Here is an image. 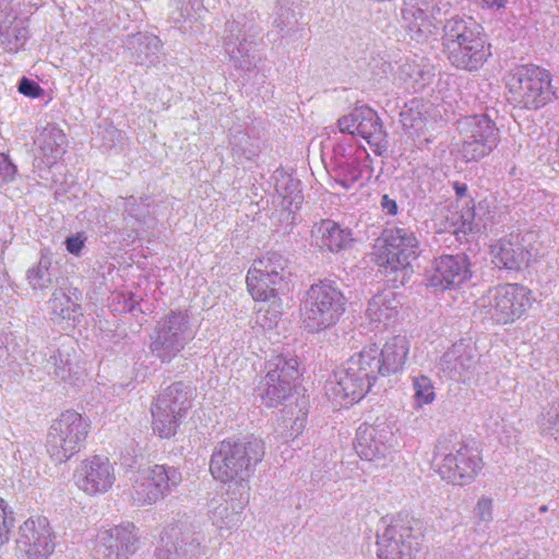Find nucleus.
I'll list each match as a JSON object with an SVG mask.
<instances>
[{"instance_id":"obj_1","label":"nucleus","mask_w":559,"mask_h":559,"mask_svg":"<svg viewBox=\"0 0 559 559\" xmlns=\"http://www.w3.org/2000/svg\"><path fill=\"white\" fill-rule=\"evenodd\" d=\"M263 456L261 440H223L213 450L210 472L216 480L235 486L239 491H249L248 484Z\"/></svg>"},{"instance_id":"obj_2","label":"nucleus","mask_w":559,"mask_h":559,"mask_svg":"<svg viewBox=\"0 0 559 559\" xmlns=\"http://www.w3.org/2000/svg\"><path fill=\"white\" fill-rule=\"evenodd\" d=\"M347 299L336 283L320 281L312 284L301 300V326L309 333H319L334 326L346 310Z\"/></svg>"},{"instance_id":"obj_3","label":"nucleus","mask_w":559,"mask_h":559,"mask_svg":"<svg viewBox=\"0 0 559 559\" xmlns=\"http://www.w3.org/2000/svg\"><path fill=\"white\" fill-rule=\"evenodd\" d=\"M376 353L372 350L354 354L334 372L333 380L326 390L334 400L354 403L360 401L370 390L378 376L372 368L376 366Z\"/></svg>"},{"instance_id":"obj_4","label":"nucleus","mask_w":559,"mask_h":559,"mask_svg":"<svg viewBox=\"0 0 559 559\" xmlns=\"http://www.w3.org/2000/svg\"><path fill=\"white\" fill-rule=\"evenodd\" d=\"M509 100L515 106L537 110L555 96L550 73L534 64L519 66L507 76Z\"/></svg>"},{"instance_id":"obj_5","label":"nucleus","mask_w":559,"mask_h":559,"mask_svg":"<svg viewBox=\"0 0 559 559\" xmlns=\"http://www.w3.org/2000/svg\"><path fill=\"white\" fill-rule=\"evenodd\" d=\"M432 466L440 477L453 485L472 483L483 468L478 451L464 442L449 445L448 439H439L432 459Z\"/></svg>"},{"instance_id":"obj_6","label":"nucleus","mask_w":559,"mask_h":559,"mask_svg":"<svg viewBox=\"0 0 559 559\" xmlns=\"http://www.w3.org/2000/svg\"><path fill=\"white\" fill-rule=\"evenodd\" d=\"M531 305V290L521 284H504L490 288L475 302L480 314L498 324L513 323Z\"/></svg>"},{"instance_id":"obj_7","label":"nucleus","mask_w":559,"mask_h":559,"mask_svg":"<svg viewBox=\"0 0 559 559\" xmlns=\"http://www.w3.org/2000/svg\"><path fill=\"white\" fill-rule=\"evenodd\" d=\"M195 331L187 313L171 311L160 318L150 335L148 349L160 362L169 364L194 338Z\"/></svg>"},{"instance_id":"obj_8","label":"nucleus","mask_w":559,"mask_h":559,"mask_svg":"<svg viewBox=\"0 0 559 559\" xmlns=\"http://www.w3.org/2000/svg\"><path fill=\"white\" fill-rule=\"evenodd\" d=\"M90 424L73 411L63 412L49 428L46 441L47 453L55 463H63L80 452L88 435Z\"/></svg>"},{"instance_id":"obj_9","label":"nucleus","mask_w":559,"mask_h":559,"mask_svg":"<svg viewBox=\"0 0 559 559\" xmlns=\"http://www.w3.org/2000/svg\"><path fill=\"white\" fill-rule=\"evenodd\" d=\"M225 33L223 49L233 67L245 73L257 70L262 58L258 52L257 33L252 24L239 16L226 22Z\"/></svg>"},{"instance_id":"obj_10","label":"nucleus","mask_w":559,"mask_h":559,"mask_svg":"<svg viewBox=\"0 0 559 559\" xmlns=\"http://www.w3.org/2000/svg\"><path fill=\"white\" fill-rule=\"evenodd\" d=\"M182 480L175 466L156 464L138 471L133 478L130 498L139 507L152 506L175 490Z\"/></svg>"},{"instance_id":"obj_11","label":"nucleus","mask_w":559,"mask_h":559,"mask_svg":"<svg viewBox=\"0 0 559 559\" xmlns=\"http://www.w3.org/2000/svg\"><path fill=\"white\" fill-rule=\"evenodd\" d=\"M190 407L189 393L183 383L170 384L151 406L153 431L160 438L175 436Z\"/></svg>"},{"instance_id":"obj_12","label":"nucleus","mask_w":559,"mask_h":559,"mask_svg":"<svg viewBox=\"0 0 559 559\" xmlns=\"http://www.w3.org/2000/svg\"><path fill=\"white\" fill-rule=\"evenodd\" d=\"M265 369L257 392L265 406L275 407L289 395L293 382L299 377V361L294 355L280 354L267 360Z\"/></svg>"},{"instance_id":"obj_13","label":"nucleus","mask_w":559,"mask_h":559,"mask_svg":"<svg viewBox=\"0 0 559 559\" xmlns=\"http://www.w3.org/2000/svg\"><path fill=\"white\" fill-rule=\"evenodd\" d=\"M383 249L379 257L380 265L386 273L401 272V284L409 274V265L418 255V239L414 231L405 227L386 228L382 233Z\"/></svg>"},{"instance_id":"obj_14","label":"nucleus","mask_w":559,"mask_h":559,"mask_svg":"<svg viewBox=\"0 0 559 559\" xmlns=\"http://www.w3.org/2000/svg\"><path fill=\"white\" fill-rule=\"evenodd\" d=\"M462 132L460 154L466 163L477 162L489 155L499 142V130L487 115L467 117Z\"/></svg>"},{"instance_id":"obj_15","label":"nucleus","mask_w":559,"mask_h":559,"mask_svg":"<svg viewBox=\"0 0 559 559\" xmlns=\"http://www.w3.org/2000/svg\"><path fill=\"white\" fill-rule=\"evenodd\" d=\"M340 131L358 134L367 141L373 153L381 156L388 150V134L377 111L370 107L355 108L337 121Z\"/></svg>"},{"instance_id":"obj_16","label":"nucleus","mask_w":559,"mask_h":559,"mask_svg":"<svg viewBox=\"0 0 559 559\" xmlns=\"http://www.w3.org/2000/svg\"><path fill=\"white\" fill-rule=\"evenodd\" d=\"M377 536V555L380 559H415L418 542L411 526L400 520L386 523Z\"/></svg>"},{"instance_id":"obj_17","label":"nucleus","mask_w":559,"mask_h":559,"mask_svg":"<svg viewBox=\"0 0 559 559\" xmlns=\"http://www.w3.org/2000/svg\"><path fill=\"white\" fill-rule=\"evenodd\" d=\"M55 546V534L46 518H31L20 526L16 549L23 559H48Z\"/></svg>"},{"instance_id":"obj_18","label":"nucleus","mask_w":559,"mask_h":559,"mask_svg":"<svg viewBox=\"0 0 559 559\" xmlns=\"http://www.w3.org/2000/svg\"><path fill=\"white\" fill-rule=\"evenodd\" d=\"M139 537L131 523L100 531L92 549L93 559H128L136 551Z\"/></svg>"},{"instance_id":"obj_19","label":"nucleus","mask_w":559,"mask_h":559,"mask_svg":"<svg viewBox=\"0 0 559 559\" xmlns=\"http://www.w3.org/2000/svg\"><path fill=\"white\" fill-rule=\"evenodd\" d=\"M393 427L385 420H377L373 425L359 426L356 433L355 450L366 461L385 459L394 447Z\"/></svg>"},{"instance_id":"obj_20","label":"nucleus","mask_w":559,"mask_h":559,"mask_svg":"<svg viewBox=\"0 0 559 559\" xmlns=\"http://www.w3.org/2000/svg\"><path fill=\"white\" fill-rule=\"evenodd\" d=\"M75 485L90 496L107 492L116 481V474L109 459L93 455L81 462L74 472Z\"/></svg>"},{"instance_id":"obj_21","label":"nucleus","mask_w":559,"mask_h":559,"mask_svg":"<svg viewBox=\"0 0 559 559\" xmlns=\"http://www.w3.org/2000/svg\"><path fill=\"white\" fill-rule=\"evenodd\" d=\"M213 498L209 504V519L222 536L230 534L242 523V511L249 502V491L237 490V497Z\"/></svg>"},{"instance_id":"obj_22","label":"nucleus","mask_w":559,"mask_h":559,"mask_svg":"<svg viewBox=\"0 0 559 559\" xmlns=\"http://www.w3.org/2000/svg\"><path fill=\"white\" fill-rule=\"evenodd\" d=\"M479 354L464 342L454 343L441 357L439 368L450 379L466 382L475 373Z\"/></svg>"},{"instance_id":"obj_23","label":"nucleus","mask_w":559,"mask_h":559,"mask_svg":"<svg viewBox=\"0 0 559 559\" xmlns=\"http://www.w3.org/2000/svg\"><path fill=\"white\" fill-rule=\"evenodd\" d=\"M471 277L469 261L465 254H447L433 261L428 285L438 289L459 287Z\"/></svg>"},{"instance_id":"obj_24","label":"nucleus","mask_w":559,"mask_h":559,"mask_svg":"<svg viewBox=\"0 0 559 559\" xmlns=\"http://www.w3.org/2000/svg\"><path fill=\"white\" fill-rule=\"evenodd\" d=\"M361 350L376 353V366L372 370L377 376H389L404 368L409 353V342L404 335H395L385 342L381 350L376 344L365 346Z\"/></svg>"},{"instance_id":"obj_25","label":"nucleus","mask_w":559,"mask_h":559,"mask_svg":"<svg viewBox=\"0 0 559 559\" xmlns=\"http://www.w3.org/2000/svg\"><path fill=\"white\" fill-rule=\"evenodd\" d=\"M532 234H510L491 246L492 262L500 269L520 270L526 265L531 251L525 246Z\"/></svg>"},{"instance_id":"obj_26","label":"nucleus","mask_w":559,"mask_h":559,"mask_svg":"<svg viewBox=\"0 0 559 559\" xmlns=\"http://www.w3.org/2000/svg\"><path fill=\"white\" fill-rule=\"evenodd\" d=\"M373 173L371 158L365 147H357L347 162L333 166L332 176L336 183L349 190L356 185L361 186L364 179H369Z\"/></svg>"},{"instance_id":"obj_27","label":"nucleus","mask_w":559,"mask_h":559,"mask_svg":"<svg viewBox=\"0 0 559 559\" xmlns=\"http://www.w3.org/2000/svg\"><path fill=\"white\" fill-rule=\"evenodd\" d=\"M402 21L407 34L418 43L437 34L439 29V21L429 10L427 3L418 5L417 3L404 2Z\"/></svg>"},{"instance_id":"obj_28","label":"nucleus","mask_w":559,"mask_h":559,"mask_svg":"<svg viewBox=\"0 0 559 559\" xmlns=\"http://www.w3.org/2000/svg\"><path fill=\"white\" fill-rule=\"evenodd\" d=\"M210 538L202 532L181 533L173 549L158 551V559H209L212 555Z\"/></svg>"},{"instance_id":"obj_29","label":"nucleus","mask_w":559,"mask_h":559,"mask_svg":"<svg viewBox=\"0 0 559 559\" xmlns=\"http://www.w3.org/2000/svg\"><path fill=\"white\" fill-rule=\"evenodd\" d=\"M483 36V27L472 17L454 16L443 26V47L448 59L452 56V48L473 43Z\"/></svg>"},{"instance_id":"obj_30","label":"nucleus","mask_w":559,"mask_h":559,"mask_svg":"<svg viewBox=\"0 0 559 559\" xmlns=\"http://www.w3.org/2000/svg\"><path fill=\"white\" fill-rule=\"evenodd\" d=\"M400 306L397 293L384 289L369 300L366 316L376 329H384L396 321Z\"/></svg>"},{"instance_id":"obj_31","label":"nucleus","mask_w":559,"mask_h":559,"mask_svg":"<svg viewBox=\"0 0 559 559\" xmlns=\"http://www.w3.org/2000/svg\"><path fill=\"white\" fill-rule=\"evenodd\" d=\"M34 143L43 163L52 165L64 154L67 136L56 123H47L37 130Z\"/></svg>"},{"instance_id":"obj_32","label":"nucleus","mask_w":559,"mask_h":559,"mask_svg":"<svg viewBox=\"0 0 559 559\" xmlns=\"http://www.w3.org/2000/svg\"><path fill=\"white\" fill-rule=\"evenodd\" d=\"M316 243L320 248H326L331 252H338L346 249L353 241L352 233L348 228H342L337 223L331 219L321 221L312 230Z\"/></svg>"},{"instance_id":"obj_33","label":"nucleus","mask_w":559,"mask_h":559,"mask_svg":"<svg viewBox=\"0 0 559 559\" xmlns=\"http://www.w3.org/2000/svg\"><path fill=\"white\" fill-rule=\"evenodd\" d=\"M169 19L182 33L193 31L205 8L203 0H170Z\"/></svg>"},{"instance_id":"obj_34","label":"nucleus","mask_w":559,"mask_h":559,"mask_svg":"<svg viewBox=\"0 0 559 559\" xmlns=\"http://www.w3.org/2000/svg\"><path fill=\"white\" fill-rule=\"evenodd\" d=\"M452 46V56L449 58L450 62L456 68L468 71L478 69L490 55L484 37L461 48Z\"/></svg>"},{"instance_id":"obj_35","label":"nucleus","mask_w":559,"mask_h":559,"mask_svg":"<svg viewBox=\"0 0 559 559\" xmlns=\"http://www.w3.org/2000/svg\"><path fill=\"white\" fill-rule=\"evenodd\" d=\"M430 107L428 102L420 98H413L405 103L400 112V121L411 136L424 134Z\"/></svg>"},{"instance_id":"obj_36","label":"nucleus","mask_w":559,"mask_h":559,"mask_svg":"<svg viewBox=\"0 0 559 559\" xmlns=\"http://www.w3.org/2000/svg\"><path fill=\"white\" fill-rule=\"evenodd\" d=\"M126 46L136 63H154L162 48V41L156 35L136 33L127 37Z\"/></svg>"},{"instance_id":"obj_37","label":"nucleus","mask_w":559,"mask_h":559,"mask_svg":"<svg viewBox=\"0 0 559 559\" xmlns=\"http://www.w3.org/2000/svg\"><path fill=\"white\" fill-rule=\"evenodd\" d=\"M28 38V31L24 21L19 17L7 16L0 23V46L10 52H15L24 46Z\"/></svg>"},{"instance_id":"obj_38","label":"nucleus","mask_w":559,"mask_h":559,"mask_svg":"<svg viewBox=\"0 0 559 559\" xmlns=\"http://www.w3.org/2000/svg\"><path fill=\"white\" fill-rule=\"evenodd\" d=\"M287 261L277 252H269L253 262V273H262L272 278L273 285H280L285 278Z\"/></svg>"},{"instance_id":"obj_39","label":"nucleus","mask_w":559,"mask_h":559,"mask_svg":"<svg viewBox=\"0 0 559 559\" xmlns=\"http://www.w3.org/2000/svg\"><path fill=\"white\" fill-rule=\"evenodd\" d=\"M299 186V180L292 177H283L276 182V192L282 198L281 206L288 214L296 213L302 203L304 197Z\"/></svg>"},{"instance_id":"obj_40","label":"nucleus","mask_w":559,"mask_h":559,"mask_svg":"<svg viewBox=\"0 0 559 559\" xmlns=\"http://www.w3.org/2000/svg\"><path fill=\"white\" fill-rule=\"evenodd\" d=\"M247 286L252 298L259 301H270L276 304L278 300L276 296V285L272 284V278L262 274L253 273V267H250L247 274Z\"/></svg>"},{"instance_id":"obj_41","label":"nucleus","mask_w":559,"mask_h":559,"mask_svg":"<svg viewBox=\"0 0 559 559\" xmlns=\"http://www.w3.org/2000/svg\"><path fill=\"white\" fill-rule=\"evenodd\" d=\"M52 260L48 252L41 251L39 261L27 270L26 280L33 289H46L52 284Z\"/></svg>"},{"instance_id":"obj_42","label":"nucleus","mask_w":559,"mask_h":559,"mask_svg":"<svg viewBox=\"0 0 559 559\" xmlns=\"http://www.w3.org/2000/svg\"><path fill=\"white\" fill-rule=\"evenodd\" d=\"M52 314L61 319H74L80 306L62 290H55L48 301Z\"/></svg>"},{"instance_id":"obj_43","label":"nucleus","mask_w":559,"mask_h":559,"mask_svg":"<svg viewBox=\"0 0 559 559\" xmlns=\"http://www.w3.org/2000/svg\"><path fill=\"white\" fill-rule=\"evenodd\" d=\"M414 390V401L417 406L431 404L435 401V386L430 378L427 376H416L412 378Z\"/></svg>"},{"instance_id":"obj_44","label":"nucleus","mask_w":559,"mask_h":559,"mask_svg":"<svg viewBox=\"0 0 559 559\" xmlns=\"http://www.w3.org/2000/svg\"><path fill=\"white\" fill-rule=\"evenodd\" d=\"M280 306L276 304L261 306L257 311L255 322L264 330L275 328L281 319Z\"/></svg>"},{"instance_id":"obj_45","label":"nucleus","mask_w":559,"mask_h":559,"mask_svg":"<svg viewBox=\"0 0 559 559\" xmlns=\"http://www.w3.org/2000/svg\"><path fill=\"white\" fill-rule=\"evenodd\" d=\"M477 523H489L493 519V501L490 497L481 496L473 511Z\"/></svg>"},{"instance_id":"obj_46","label":"nucleus","mask_w":559,"mask_h":559,"mask_svg":"<svg viewBox=\"0 0 559 559\" xmlns=\"http://www.w3.org/2000/svg\"><path fill=\"white\" fill-rule=\"evenodd\" d=\"M7 508L4 500L0 498V547L9 540V533L14 521Z\"/></svg>"},{"instance_id":"obj_47","label":"nucleus","mask_w":559,"mask_h":559,"mask_svg":"<svg viewBox=\"0 0 559 559\" xmlns=\"http://www.w3.org/2000/svg\"><path fill=\"white\" fill-rule=\"evenodd\" d=\"M357 147L347 144L343 141L337 142L333 146V155L331 157V165L337 166L338 163L342 164L343 162H347L348 158H350L354 155V151Z\"/></svg>"},{"instance_id":"obj_48","label":"nucleus","mask_w":559,"mask_h":559,"mask_svg":"<svg viewBox=\"0 0 559 559\" xmlns=\"http://www.w3.org/2000/svg\"><path fill=\"white\" fill-rule=\"evenodd\" d=\"M48 364L53 365V370H50L49 372L52 373L56 378L66 380L69 377L71 367L68 360H63L61 357L53 355L50 357Z\"/></svg>"},{"instance_id":"obj_49","label":"nucleus","mask_w":559,"mask_h":559,"mask_svg":"<svg viewBox=\"0 0 559 559\" xmlns=\"http://www.w3.org/2000/svg\"><path fill=\"white\" fill-rule=\"evenodd\" d=\"M19 92L25 96L36 98L43 94V88L35 81L22 78L19 83Z\"/></svg>"},{"instance_id":"obj_50","label":"nucleus","mask_w":559,"mask_h":559,"mask_svg":"<svg viewBox=\"0 0 559 559\" xmlns=\"http://www.w3.org/2000/svg\"><path fill=\"white\" fill-rule=\"evenodd\" d=\"M543 425L548 429H559V401L554 402L547 412L543 415Z\"/></svg>"},{"instance_id":"obj_51","label":"nucleus","mask_w":559,"mask_h":559,"mask_svg":"<svg viewBox=\"0 0 559 559\" xmlns=\"http://www.w3.org/2000/svg\"><path fill=\"white\" fill-rule=\"evenodd\" d=\"M124 211L131 216L139 219L143 215V209L146 206L144 203H138L134 197H130L123 200Z\"/></svg>"},{"instance_id":"obj_52","label":"nucleus","mask_w":559,"mask_h":559,"mask_svg":"<svg viewBox=\"0 0 559 559\" xmlns=\"http://www.w3.org/2000/svg\"><path fill=\"white\" fill-rule=\"evenodd\" d=\"M114 300H118V302H122V308L121 309H118L119 311H124V312H131L135 309V306L139 304V298L133 295V294H130L128 297L124 296L123 294H117V295H114Z\"/></svg>"},{"instance_id":"obj_53","label":"nucleus","mask_w":559,"mask_h":559,"mask_svg":"<svg viewBox=\"0 0 559 559\" xmlns=\"http://www.w3.org/2000/svg\"><path fill=\"white\" fill-rule=\"evenodd\" d=\"M84 242L85 238L80 234L70 236L66 239V248L70 253L79 255L84 247Z\"/></svg>"},{"instance_id":"obj_54","label":"nucleus","mask_w":559,"mask_h":559,"mask_svg":"<svg viewBox=\"0 0 559 559\" xmlns=\"http://www.w3.org/2000/svg\"><path fill=\"white\" fill-rule=\"evenodd\" d=\"M381 207H382V211L389 215L394 216L397 214L396 201L391 199L388 194L382 195Z\"/></svg>"},{"instance_id":"obj_55","label":"nucleus","mask_w":559,"mask_h":559,"mask_svg":"<svg viewBox=\"0 0 559 559\" xmlns=\"http://www.w3.org/2000/svg\"><path fill=\"white\" fill-rule=\"evenodd\" d=\"M548 160L555 170H559V136L551 147Z\"/></svg>"},{"instance_id":"obj_56","label":"nucleus","mask_w":559,"mask_h":559,"mask_svg":"<svg viewBox=\"0 0 559 559\" xmlns=\"http://www.w3.org/2000/svg\"><path fill=\"white\" fill-rule=\"evenodd\" d=\"M3 170L5 179H12L16 173V167L7 158L3 159Z\"/></svg>"},{"instance_id":"obj_57","label":"nucleus","mask_w":559,"mask_h":559,"mask_svg":"<svg viewBox=\"0 0 559 559\" xmlns=\"http://www.w3.org/2000/svg\"><path fill=\"white\" fill-rule=\"evenodd\" d=\"M506 3L507 0H481L483 7L488 9H501Z\"/></svg>"},{"instance_id":"obj_58","label":"nucleus","mask_w":559,"mask_h":559,"mask_svg":"<svg viewBox=\"0 0 559 559\" xmlns=\"http://www.w3.org/2000/svg\"><path fill=\"white\" fill-rule=\"evenodd\" d=\"M510 559H536L527 549H520L515 551Z\"/></svg>"},{"instance_id":"obj_59","label":"nucleus","mask_w":559,"mask_h":559,"mask_svg":"<svg viewBox=\"0 0 559 559\" xmlns=\"http://www.w3.org/2000/svg\"><path fill=\"white\" fill-rule=\"evenodd\" d=\"M304 428V420H299V421H295L293 427H292V432H290V437L292 438H295L299 435V432L301 431V429Z\"/></svg>"},{"instance_id":"obj_60","label":"nucleus","mask_w":559,"mask_h":559,"mask_svg":"<svg viewBox=\"0 0 559 559\" xmlns=\"http://www.w3.org/2000/svg\"><path fill=\"white\" fill-rule=\"evenodd\" d=\"M454 190L459 197H464L467 192V187L464 183H454Z\"/></svg>"},{"instance_id":"obj_61","label":"nucleus","mask_w":559,"mask_h":559,"mask_svg":"<svg viewBox=\"0 0 559 559\" xmlns=\"http://www.w3.org/2000/svg\"><path fill=\"white\" fill-rule=\"evenodd\" d=\"M243 154H247V157L248 158H251V156L255 155V151L254 150H243Z\"/></svg>"},{"instance_id":"obj_62","label":"nucleus","mask_w":559,"mask_h":559,"mask_svg":"<svg viewBox=\"0 0 559 559\" xmlns=\"http://www.w3.org/2000/svg\"><path fill=\"white\" fill-rule=\"evenodd\" d=\"M549 510L548 506L544 504L538 508L539 513H546Z\"/></svg>"}]
</instances>
